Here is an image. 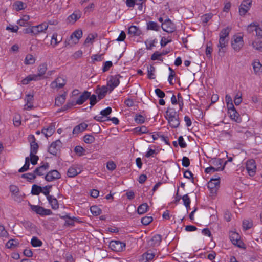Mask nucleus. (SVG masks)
<instances>
[{"mask_svg": "<svg viewBox=\"0 0 262 262\" xmlns=\"http://www.w3.org/2000/svg\"><path fill=\"white\" fill-rule=\"evenodd\" d=\"M230 31L231 28L227 27L223 29L220 33L217 47L219 48V55L220 56H223L226 51V47L227 46L229 40Z\"/></svg>", "mask_w": 262, "mask_h": 262, "instance_id": "1", "label": "nucleus"}, {"mask_svg": "<svg viewBox=\"0 0 262 262\" xmlns=\"http://www.w3.org/2000/svg\"><path fill=\"white\" fill-rule=\"evenodd\" d=\"M165 116L169 126L172 128H178L180 124L179 114L174 108L168 107Z\"/></svg>", "mask_w": 262, "mask_h": 262, "instance_id": "2", "label": "nucleus"}, {"mask_svg": "<svg viewBox=\"0 0 262 262\" xmlns=\"http://www.w3.org/2000/svg\"><path fill=\"white\" fill-rule=\"evenodd\" d=\"M82 36V31L81 30H76L70 36V38L68 40L65 41V47L69 46L72 47L78 42L79 39Z\"/></svg>", "mask_w": 262, "mask_h": 262, "instance_id": "3", "label": "nucleus"}, {"mask_svg": "<svg viewBox=\"0 0 262 262\" xmlns=\"http://www.w3.org/2000/svg\"><path fill=\"white\" fill-rule=\"evenodd\" d=\"M109 247L113 251L120 252L125 250L126 243L119 240H113L110 242Z\"/></svg>", "mask_w": 262, "mask_h": 262, "instance_id": "4", "label": "nucleus"}, {"mask_svg": "<svg viewBox=\"0 0 262 262\" xmlns=\"http://www.w3.org/2000/svg\"><path fill=\"white\" fill-rule=\"evenodd\" d=\"M31 209L36 214L41 216L50 215L52 214V212L50 209H46L43 207L38 205H34L29 204Z\"/></svg>", "mask_w": 262, "mask_h": 262, "instance_id": "5", "label": "nucleus"}, {"mask_svg": "<svg viewBox=\"0 0 262 262\" xmlns=\"http://www.w3.org/2000/svg\"><path fill=\"white\" fill-rule=\"evenodd\" d=\"M243 38L240 36H234L231 40V46L236 52H239L244 46Z\"/></svg>", "mask_w": 262, "mask_h": 262, "instance_id": "6", "label": "nucleus"}, {"mask_svg": "<svg viewBox=\"0 0 262 262\" xmlns=\"http://www.w3.org/2000/svg\"><path fill=\"white\" fill-rule=\"evenodd\" d=\"M229 237L232 243L239 248H245L244 243L241 240L239 234L234 231H231L229 233Z\"/></svg>", "mask_w": 262, "mask_h": 262, "instance_id": "7", "label": "nucleus"}, {"mask_svg": "<svg viewBox=\"0 0 262 262\" xmlns=\"http://www.w3.org/2000/svg\"><path fill=\"white\" fill-rule=\"evenodd\" d=\"M252 0H243L239 7V13L241 16H244L249 10L252 5Z\"/></svg>", "mask_w": 262, "mask_h": 262, "instance_id": "8", "label": "nucleus"}, {"mask_svg": "<svg viewBox=\"0 0 262 262\" xmlns=\"http://www.w3.org/2000/svg\"><path fill=\"white\" fill-rule=\"evenodd\" d=\"M161 27L163 30L168 33H172L176 30V26L172 21L167 18L162 23Z\"/></svg>", "mask_w": 262, "mask_h": 262, "instance_id": "9", "label": "nucleus"}, {"mask_svg": "<svg viewBox=\"0 0 262 262\" xmlns=\"http://www.w3.org/2000/svg\"><path fill=\"white\" fill-rule=\"evenodd\" d=\"M246 169L248 173L251 177L255 175L256 172V166L255 161L253 159H250L246 162Z\"/></svg>", "mask_w": 262, "mask_h": 262, "instance_id": "10", "label": "nucleus"}, {"mask_svg": "<svg viewBox=\"0 0 262 262\" xmlns=\"http://www.w3.org/2000/svg\"><path fill=\"white\" fill-rule=\"evenodd\" d=\"M120 77L119 75L110 76V79L107 82V86L109 87L110 91H113L115 88L119 85L120 83L119 79Z\"/></svg>", "mask_w": 262, "mask_h": 262, "instance_id": "11", "label": "nucleus"}, {"mask_svg": "<svg viewBox=\"0 0 262 262\" xmlns=\"http://www.w3.org/2000/svg\"><path fill=\"white\" fill-rule=\"evenodd\" d=\"M60 178L61 174L57 170H52L47 173L45 179L48 182H52Z\"/></svg>", "mask_w": 262, "mask_h": 262, "instance_id": "12", "label": "nucleus"}, {"mask_svg": "<svg viewBox=\"0 0 262 262\" xmlns=\"http://www.w3.org/2000/svg\"><path fill=\"white\" fill-rule=\"evenodd\" d=\"M61 144L62 143L59 140L53 142L48 148V152L53 155H56Z\"/></svg>", "mask_w": 262, "mask_h": 262, "instance_id": "13", "label": "nucleus"}, {"mask_svg": "<svg viewBox=\"0 0 262 262\" xmlns=\"http://www.w3.org/2000/svg\"><path fill=\"white\" fill-rule=\"evenodd\" d=\"M28 140L30 142V155L36 154L39 148L38 144L36 142V139L34 135H31L28 137Z\"/></svg>", "mask_w": 262, "mask_h": 262, "instance_id": "14", "label": "nucleus"}, {"mask_svg": "<svg viewBox=\"0 0 262 262\" xmlns=\"http://www.w3.org/2000/svg\"><path fill=\"white\" fill-rule=\"evenodd\" d=\"M207 187L210 190L211 195H214L216 194L217 192L220 187V183L216 180H215V182L210 180L208 183Z\"/></svg>", "mask_w": 262, "mask_h": 262, "instance_id": "15", "label": "nucleus"}, {"mask_svg": "<svg viewBox=\"0 0 262 262\" xmlns=\"http://www.w3.org/2000/svg\"><path fill=\"white\" fill-rule=\"evenodd\" d=\"M91 96V92L84 91L75 102L76 104L81 105L85 102Z\"/></svg>", "mask_w": 262, "mask_h": 262, "instance_id": "16", "label": "nucleus"}, {"mask_svg": "<svg viewBox=\"0 0 262 262\" xmlns=\"http://www.w3.org/2000/svg\"><path fill=\"white\" fill-rule=\"evenodd\" d=\"M66 82L65 80L62 78L59 77L51 83V86L53 89H61L63 88L66 85Z\"/></svg>", "mask_w": 262, "mask_h": 262, "instance_id": "17", "label": "nucleus"}, {"mask_svg": "<svg viewBox=\"0 0 262 262\" xmlns=\"http://www.w3.org/2000/svg\"><path fill=\"white\" fill-rule=\"evenodd\" d=\"M251 27H255L254 30L256 32V36L262 38V29L259 27L258 25L256 23H252L248 26V30L249 32L253 31V29H251Z\"/></svg>", "mask_w": 262, "mask_h": 262, "instance_id": "18", "label": "nucleus"}, {"mask_svg": "<svg viewBox=\"0 0 262 262\" xmlns=\"http://www.w3.org/2000/svg\"><path fill=\"white\" fill-rule=\"evenodd\" d=\"M41 76L38 74H30L27 77L23 79L21 81V82L23 84L26 85L28 84L30 81H37L40 79Z\"/></svg>", "mask_w": 262, "mask_h": 262, "instance_id": "19", "label": "nucleus"}, {"mask_svg": "<svg viewBox=\"0 0 262 262\" xmlns=\"http://www.w3.org/2000/svg\"><path fill=\"white\" fill-rule=\"evenodd\" d=\"M107 91L108 88L104 85L97 89L96 93L98 95L99 100L102 99L106 96Z\"/></svg>", "mask_w": 262, "mask_h": 262, "instance_id": "20", "label": "nucleus"}, {"mask_svg": "<svg viewBox=\"0 0 262 262\" xmlns=\"http://www.w3.org/2000/svg\"><path fill=\"white\" fill-rule=\"evenodd\" d=\"M49 164L48 162L43 163V165L40 166L38 167L35 168L34 170V173L37 176H42L43 174V172L49 168Z\"/></svg>", "mask_w": 262, "mask_h": 262, "instance_id": "21", "label": "nucleus"}, {"mask_svg": "<svg viewBox=\"0 0 262 262\" xmlns=\"http://www.w3.org/2000/svg\"><path fill=\"white\" fill-rule=\"evenodd\" d=\"M161 240V235L160 234H156L148 241V244L152 247L157 246L160 244Z\"/></svg>", "mask_w": 262, "mask_h": 262, "instance_id": "22", "label": "nucleus"}, {"mask_svg": "<svg viewBox=\"0 0 262 262\" xmlns=\"http://www.w3.org/2000/svg\"><path fill=\"white\" fill-rule=\"evenodd\" d=\"M228 113L231 120L237 123H240L242 121V119L239 117V114L236 110H232L230 112H228Z\"/></svg>", "mask_w": 262, "mask_h": 262, "instance_id": "23", "label": "nucleus"}, {"mask_svg": "<svg viewBox=\"0 0 262 262\" xmlns=\"http://www.w3.org/2000/svg\"><path fill=\"white\" fill-rule=\"evenodd\" d=\"M81 14L80 11H74L68 17V20L70 23H74L81 17Z\"/></svg>", "mask_w": 262, "mask_h": 262, "instance_id": "24", "label": "nucleus"}, {"mask_svg": "<svg viewBox=\"0 0 262 262\" xmlns=\"http://www.w3.org/2000/svg\"><path fill=\"white\" fill-rule=\"evenodd\" d=\"M128 33L133 36H139L142 34L141 30L136 26H131L128 30Z\"/></svg>", "mask_w": 262, "mask_h": 262, "instance_id": "25", "label": "nucleus"}, {"mask_svg": "<svg viewBox=\"0 0 262 262\" xmlns=\"http://www.w3.org/2000/svg\"><path fill=\"white\" fill-rule=\"evenodd\" d=\"M30 17L29 15H25L17 21V24L20 26H31V23L29 21Z\"/></svg>", "mask_w": 262, "mask_h": 262, "instance_id": "26", "label": "nucleus"}, {"mask_svg": "<svg viewBox=\"0 0 262 262\" xmlns=\"http://www.w3.org/2000/svg\"><path fill=\"white\" fill-rule=\"evenodd\" d=\"M226 164H227V162H225L224 163V164H223L222 167H215L214 166H210L209 167H207L205 169V172L206 173H210L211 172H215V171H223L225 167Z\"/></svg>", "mask_w": 262, "mask_h": 262, "instance_id": "27", "label": "nucleus"}, {"mask_svg": "<svg viewBox=\"0 0 262 262\" xmlns=\"http://www.w3.org/2000/svg\"><path fill=\"white\" fill-rule=\"evenodd\" d=\"M47 200L53 210H56L59 208L58 202L56 198L51 196H48Z\"/></svg>", "mask_w": 262, "mask_h": 262, "instance_id": "28", "label": "nucleus"}, {"mask_svg": "<svg viewBox=\"0 0 262 262\" xmlns=\"http://www.w3.org/2000/svg\"><path fill=\"white\" fill-rule=\"evenodd\" d=\"M147 29L158 31L160 29V26L156 22L149 21L147 23Z\"/></svg>", "mask_w": 262, "mask_h": 262, "instance_id": "29", "label": "nucleus"}, {"mask_svg": "<svg viewBox=\"0 0 262 262\" xmlns=\"http://www.w3.org/2000/svg\"><path fill=\"white\" fill-rule=\"evenodd\" d=\"M149 206L146 203L141 204L137 209L138 213L143 214L148 211Z\"/></svg>", "mask_w": 262, "mask_h": 262, "instance_id": "30", "label": "nucleus"}, {"mask_svg": "<svg viewBox=\"0 0 262 262\" xmlns=\"http://www.w3.org/2000/svg\"><path fill=\"white\" fill-rule=\"evenodd\" d=\"M42 192V187L36 184L32 185L31 194L33 195H38L40 193Z\"/></svg>", "mask_w": 262, "mask_h": 262, "instance_id": "31", "label": "nucleus"}, {"mask_svg": "<svg viewBox=\"0 0 262 262\" xmlns=\"http://www.w3.org/2000/svg\"><path fill=\"white\" fill-rule=\"evenodd\" d=\"M252 46L255 50L262 52V41L259 39L255 40L252 43Z\"/></svg>", "mask_w": 262, "mask_h": 262, "instance_id": "32", "label": "nucleus"}, {"mask_svg": "<svg viewBox=\"0 0 262 262\" xmlns=\"http://www.w3.org/2000/svg\"><path fill=\"white\" fill-rule=\"evenodd\" d=\"M19 244V242L16 239H11L9 240L6 246L8 248H14Z\"/></svg>", "mask_w": 262, "mask_h": 262, "instance_id": "33", "label": "nucleus"}, {"mask_svg": "<svg viewBox=\"0 0 262 262\" xmlns=\"http://www.w3.org/2000/svg\"><path fill=\"white\" fill-rule=\"evenodd\" d=\"M253 68L255 74L262 72V65L258 61H255L252 63Z\"/></svg>", "mask_w": 262, "mask_h": 262, "instance_id": "34", "label": "nucleus"}, {"mask_svg": "<svg viewBox=\"0 0 262 262\" xmlns=\"http://www.w3.org/2000/svg\"><path fill=\"white\" fill-rule=\"evenodd\" d=\"M66 99V94H62L60 95L59 96L57 97L55 99V105L57 106H60V105L64 103Z\"/></svg>", "mask_w": 262, "mask_h": 262, "instance_id": "35", "label": "nucleus"}, {"mask_svg": "<svg viewBox=\"0 0 262 262\" xmlns=\"http://www.w3.org/2000/svg\"><path fill=\"white\" fill-rule=\"evenodd\" d=\"M29 166L30 159L28 157H27L25 158V163L24 165L18 170V172L22 173L27 171L29 169Z\"/></svg>", "mask_w": 262, "mask_h": 262, "instance_id": "36", "label": "nucleus"}, {"mask_svg": "<svg viewBox=\"0 0 262 262\" xmlns=\"http://www.w3.org/2000/svg\"><path fill=\"white\" fill-rule=\"evenodd\" d=\"M209 163L214 165L215 167H222L223 160L220 158H213L209 161Z\"/></svg>", "mask_w": 262, "mask_h": 262, "instance_id": "37", "label": "nucleus"}, {"mask_svg": "<svg viewBox=\"0 0 262 262\" xmlns=\"http://www.w3.org/2000/svg\"><path fill=\"white\" fill-rule=\"evenodd\" d=\"M156 68L152 65H150L149 67H148L147 69V77L149 79H155L154 72H155Z\"/></svg>", "mask_w": 262, "mask_h": 262, "instance_id": "38", "label": "nucleus"}, {"mask_svg": "<svg viewBox=\"0 0 262 262\" xmlns=\"http://www.w3.org/2000/svg\"><path fill=\"white\" fill-rule=\"evenodd\" d=\"M25 100L26 101V105H28V107L30 108H32L33 106L32 105L33 95L32 94H27Z\"/></svg>", "mask_w": 262, "mask_h": 262, "instance_id": "39", "label": "nucleus"}, {"mask_svg": "<svg viewBox=\"0 0 262 262\" xmlns=\"http://www.w3.org/2000/svg\"><path fill=\"white\" fill-rule=\"evenodd\" d=\"M31 244L33 247H40L42 245V242L37 237L33 236L31 241Z\"/></svg>", "mask_w": 262, "mask_h": 262, "instance_id": "40", "label": "nucleus"}, {"mask_svg": "<svg viewBox=\"0 0 262 262\" xmlns=\"http://www.w3.org/2000/svg\"><path fill=\"white\" fill-rule=\"evenodd\" d=\"M95 137L90 134H86L83 137V141L86 144H91L95 142Z\"/></svg>", "mask_w": 262, "mask_h": 262, "instance_id": "41", "label": "nucleus"}, {"mask_svg": "<svg viewBox=\"0 0 262 262\" xmlns=\"http://www.w3.org/2000/svg\"><path fill=\"white\" fill-rule=\"evenodd\" d=\"M90 210L92 214L94 216H98L100 215L101 212V209L97 206H92L90 208Z\"/></svg>", "mask_w": 262, "mask_h": 262, "instance_id": "42", "label": "nucleus"}, {"mask_svg": "<svg viewBox=\"0 0 262 262\" xmlns=\"http://www.w3.org/2000/svg\"><path fill=\"white\" fill-rule=\"evenodd\" d=\"M25 4L21 1H17L13 4L14 8L17 11L21 10L25 8Z\"/></svg>", "mask_w": 262, "mask_h": 262, "instance_id": "43", "label": "nucleus"}, {"mask_svg": "<svg viewBox=\"0 0 262 262\" xmlns=\"http://www.w3.org/2000/svg\"><path fill=\"white\" fill-rule=\"evenodd\" d=\"M79 172H78L77 169L73 167H70L68 170L67 175L69 177H74L76 176Z\"/></svg>", "mask_w": 262, "mask_h": 262, "instance_id": "44", "label": "nucleus"}, {"mask_svg": "<svg viewBox=\"0 0 262 262\" xmlns=\"http://www.w3.org/2000/svg\"><path fill=\"white\" fill-rule=\"evenodd\" d=\"M135 121L138 124H142L145 122V117L139 114H136L134 118Z\"/></svg>", "mask_w": 262, "mask_h": 262, "instance_id": "45", "label": "nucleus"}, {"mask_svg": "<svg viewBox=\"0 0 262 262\" xmlns=\"http://www.w3.org/2000/svg\"><path fill=\"white\" fill-rule=\"evenodd\" d=\"M35 61V59L33 56L31 54H28L25 58L24 63L26 64H32Z\"/></svg>", "mask_w": 262, "mask_h": 262, "instance_id": "46", "label": "nucleus"}, {"mask_svg": "<svg viewBox=\"0 0 262 262\" xmlns=\"http://www.w3.org/2000/svg\"><path fill=\"white\" fill-rule=\"evenodd\" d=\"M154 257L155 254L151 250H148L143 254V257L145 258L148 261L152 260Z\"/></svg>", "mask_w": 262, "mask_h": 262, "instance_id": "47", "label": "nucleus"}, {"mask_svg": "<svg viewBox=\"0 0 262 262\" xmlns=\"http://www.w3.org/2000/svg\"><path fill=\"white\" fill-rule=\"evenodd\" d=\"M9 190L12 195L14 196H16L18 195L19 193V188L15 185H10L9 187Z\"/></svg>", "mask_w": 262, "mask_h": 262, "instance_id": "48", "label": "nucleus"}, {"mask_svg": "<svg viewBox=\"0 0 262 262\" xmlns=\"http://www.w3.org/2000/svg\"><path fill=\"white\" fill-rule=\"evenodd\" d=\"M47 70V64L46 63L41 64L39 66L38 69V74H39V75L42 76V75H43L45 74Z\"/></svg>", "mask_w": 262, "mask_h": 262, "instance_id": "49", "label": "nucleus"}, {"mask_svg": "<svg viewBox=\"0 0 262 262\" xmlns=\"http://www.w3.org/2000/svg\"><path fill=\"white\" fill-rule=\"evenodd\" d=\"M21 177L26 179L28 181H31V180H33L36 178V175L33 172V173L23 174Z\"/></svg>", "mask_w": 262, "mask_h": 262, "instance_id": "50", "label": "nucleus"}, {"mask_svg": "<svg viewBox=\"0 0 262 262\" xmlns=\"http://www.w3.org/2000/svg\"><path fill=\"white\" fill-rule=\"evenodd\" d=\"M153 220L151 216H146L141 219V223L144 225H149Z\"/></svg>", "mask_w": 262, "mask_h": 262, "instance_id": "51", "label": "nucleus"}, {"mask_svg": "<svg viewBox=\"0 0 262 262\" xmlns=\"http://www.w3.org/2000/svg\"><path fill=\"white\" fill-rule=\"evenodd\" d=\"M75 105H76V104L74 101L68 102L60 110H59L58 111V112H63V111H67V110L72 108V107Z\"/></svg>", "mask_w": 262, "mask_h": 262, "instance_id": "52", "label": "nucleus"}, {"mask_svg": "<svg viewBox=\"0 0 262 262\" xmlns=\"http://www.w3.org/2000/svg\"><path fill=\"white\" fill-rule=\"evenodd\" d=\"M212 14L211 13H208L204 15L202 17V22L204 24V26L212 18Z\"/></svg>", "mask_w": 262, "mask_h": 262, "instance_id": "53", "label": "nucleus"}, {"mask_svg": "<svg viewBox=\"0 0 262 262\" xmlns=\"http://www.w3.org/2000/svg\"><path fill=\"white\" fill-rule=\"evenodd\" d=\"M161 56L160 53L158 51L155 52L153 54H152L151 56V60H160L161 61H163V58H161Z\"/></svg>", "mask_w": 262, "mask_h": 262, "instance_id": "54", "label": "nucleus"}, {"mask_svg": "<svg viewBox=\"0 0 262 262\" xmlns=\"http://www.w3.org/2000/svg\"><path fill=\"white\" fill-rule=\"evenodd\" d=\"M252 222L250 220H244L243 222V227L245 230H248L251 228L252 226Z\"/></svg>", "mask_w": 262, "mask_h": 262, "instance_id": "55", "label": "nucleus"}, {"mask_svg": "<svg viewBox=\"0 0 262 262\" xmlns=\"http://www.w3.org/2000/svg\"><path fill=\"white\" fill-rule=\"evenodd\" d=\"M157 39H155L154 40H150L149 43H148L147 41H145V43L146 44V48L147 50H151L152 47L155 46V43H157Z\"/></svg>", "mask_w": 262, "mask_h": 262, "instance_id": "56", "label": "nucleus"}, {"mask_svg": "<svg viewBox=\"0 0 262 262\" xmlns=\"http://www.w3.org/2000/svg\"><path fill=\"white\" fill-rule=\"evenodd\" d=\"M30 162L33 165H36L37 163V161L39 159V157L38 156L35 155V154H32V155L30 154Z\"/></svg>", "mask_w": 262, "mask_h": 262, "instance_id": "57", "label": "nucleus"}, {"mask_svg": "<svg viewBox=\"0 0 262 262\" xmlns=\"http://www.w3.org/2000/svg\"><path fill=\"white\" fill-rule=\"evenodd\" d=\"M136 133H139L141 134H144L148 133V129L145 126H142L141 127H137L134 129Z\"/></svg>", "mask_w": 262, "mask_h": 262, "instance_id": "58", "label": "nucleus"}, {"mask_svg": "<svg viewBox=\"0 0 262 262\" xmlns=\"http://www.w3.org/2000/svg\"><path fill=\"white\" fill-rule=\"evenodd\" d=\"M89 99H90V104L91 105V106H90V108L91 109L92 107L94 105H95L97 102V96L94 94L92 95H91V96L89 97Z\"/></svg>", "mask_w": 262, "mask_h": 262, "instance_id": "59", "label": "nucleus"}, {"mask_svg": "<svg viewBox=\"0 0 262 262\" xmlns=\"http://www.w3.org/2000/svg\"><path fill=\"white\" fill-rule=\"evenodd\" d=\"M77 220V218L73 217L72 218L70 216L67 220H66L64 225L66 226H74V221H76Z\"/></svg>", "mask_w": 262, "mask_h": 262, "instance_id": "60", "label": "nucleus"}, {"mask_svg": "<svg viewBox=\"0 0 262 262\" xmlns=\"http://www.w3.org/2000/svg\"><path fill=\"white\" fill-rule=\"evenodd\" d=\"M9 234L6 230L5 227L0 223V237H6Z\"/></svg>", "mask_w": 262, "mask_h": 262, "instance_id": "61", "label": "nucleus"}, {"mask_svg": "<svg viewBox=\"0 0 262 262\" xmlns=\"http://www.w3.org/2000/svg\"><path fill=\"white\" fill-rule=\"evenodd\" d=\"M36 27L39 33H41L47 29L48 27V25L47 24V23L45 22L40 25H37Z\"/></svg>", "mask_w": 262, "mask_h": 262, "instance_id": "62", "label": "nucleus"}, {"mask_svg": "<svg viewBox=\"0 0 262 262\" xmlns=\"http://www.w3.org/2000/svg\"><path fill=\"white\" fill-rule=\"evenodd\" d=\"M112 112V108L110 107H107L106 108L101 111L100 114L103 116L104 118L108 117L107 116L110 115Z\"/></svg>", "mask_w": 262, "mask_h": 262, "instance_id": "63", "label": "nucleus"}, {"mask_svg": "<svg viewBox=\"0 0 262 262\" xmlns=\"http://www.w3.org/2000/svg\"><path fill=\"white\" fill-rule=\"evenodd\" d=\"M74 151L79 156H82L85 149L80 146H76L74 148Z\"/></svg>", "mask_w": 262, "mask_h": 262, "instance_id": "64", "label": "nucleus"}]
</instances>
